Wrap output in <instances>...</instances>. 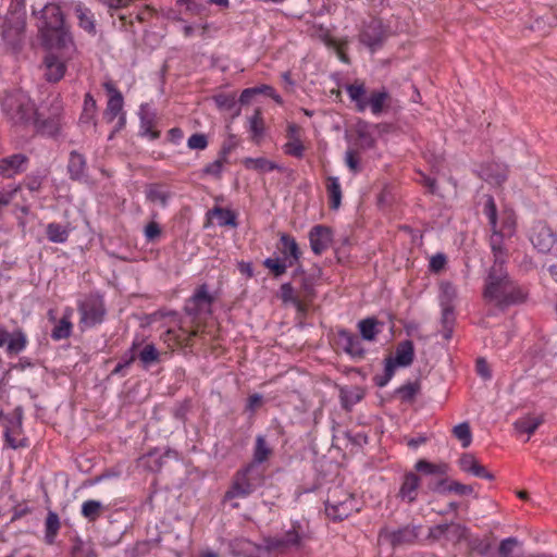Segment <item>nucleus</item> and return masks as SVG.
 Returning <instances> with one entry per match:
<instances>
[{
	"mask_svg": "<svg viewBox=\"0 0 557 557\" xmlns=\"http://www.w3.org/2000/svg\"><path fill=\"white\" fill-rule=\"evenodd\" d=\"M414 358V347L411 341L400 342L395 351V356L392 360L395 361L399 367H408L412 363Z\"/></svg>",
	"mask_w": 557,
	"mask_h": 557,
	"instance_id": "nucleus-28",
	"label": "nucleus"
},
{
	"mask_svg": "<svg viewBox=\"0 0 557 557\" xmlns=\"http://www.w3.org/2000/svg\"><path fill=\"white\" fill-rule=\"evenodd\" d=\"M72 309H66L62 318L51 332V338L54 341L65 339L71 336L73 324L71 322Z\"/></svg>",
	"mask_w": 557,
	"mask_h": 557,
	"instance_id": "nucleus-31",
	"label": "nucleus"
},
{
	"mask_svg": "<svg viewBox=\"0 0 557 557\" xmlns=\"http://www.w3.org/2000/svg\"><path fill=\"white\" fill-rule=\"evenodd\" d=\"M280 251L284 256V259L288 261V265L293 267L296 264L301 256V251L296 243L295 238L287 234H282L280 237Z\"/></svg>",
	"mask_w": 557,
	"mask_h": 557,
	"instance_id": "nucleus-24",
	"label": "nucleus"
},
{
	"mask_svg": "<svg viewBox=\"0 0 557 557\" xmlns=\"http://www.w3.org/2000/svg\"><path fill=\"white\" fill-rule=\"evenodd\" d=\"M249 129L253 137H259L263 134V120L260 109H256L249 117Z\"/></svg>",
	"mask_w": 557,
	"mask_h": 557,
	"instance_id": "nucleus-53",
	"label": "nucleus"
},
{
	"mask_svg": "<svg viewBox=\"0 0 557 557\" xmlns=\"http://www.w3.org/2000/svg\"><path fill=\"white\" fill-rule=\"evenodd\" d=\"M87 163L85 157L73 150L70 153L67 171L69 175L74 181H79L86 176Z\"/></svg>",
	"mask_w": 557,
	"mask_h": 557,
	"instance_id": "nucleus-26",
	"label": "nucleus"
},
{
	"mask_svg": "<svg viewBox=\"0 0 557 557\" xmlns=\"http://www.w3.org/2000/svg\"><path fill=\"white\" fill-rule=\"evenodd\" d=\"M386 38L387 32L380 20H371L363 24L359 34V41L372 53L383 47Z\"/></svg>",
	"mask_w": 557,
	"mask_h": 557,
	"instance_id": "nucleus-11",
	"label": "nucleus"
},
{
	"mask_svg": "<svg viewBox=\"0 0 557 557\" xmlns=\"http://www.w3.org/2000/svg\"><path fill=\"white\" fill-rule=\"evenodd\" d=\"M243 164L248 170H253L259 173L271 172L274 170L283 171V168L277 163L265 158H245Z\"/></svg>",
	"mask_w": 557,
	"mask_h": 557,
	"instance_id": "nucleus-32",
	"label": "nucleus"
},
{
	"mask_svg": "<svg viewBox=\"0 0 557 557\" xmlns=\"http://www.w3.org/2000/svg\"><path fill=\"white\" fill-rule=\"evenodd\" d=\"M308 33L310 36L315 37L320 39L322 42H324L329 47H333L335 45L334 40L332 39L330 32L327 28L323 27L322 25H312Z\"/></svg>",
	"mask_w": 557,
	"mask_h": 557,
	"instance_id": "nucleus-52",
	"label": "nucleus"
},
{
	"mask_svg": "<svg viewBox=\"0 0 557 557\" xmlns=\"http://www.w3.org/2000/svg\"><path fill=\"white\" fill-rule=\"evenodd\" d=\"M207 218H208V222L205 224L206 227H208L210 225L211 220H213V219L216 220V223L219 226L235 227L237 225L236 215L230 209L214 207L213 209H211L207 212Z\"/></svg>",
	"mask_w": 557,
	"mask_h": 557,
	"instance_id": "nucleus-25",
	"label": "nucleus"
},
{
	"mask_svg": "<svg viewBox=\"0 0 557 557\" xmlns=\"http://www.w3.org/2000/svg\"><path fill=\"white\" fill-rule=\"evenodd\" d=\"M326 190L330 197L331 209L337 210L342 201V188L337 177L330 176L327 178Z\"/></svg>",
	"mask_w": 557,
	"mask_h": 557,
	"instance_id": "nucleus-38",
	"label": "nucleus"
},
{
	"mask_svg": "<svg viewBox=\"0 0 557 557\" xmlns=\"http://www.w3.org/2000/svg\"><path fill=\"white\" fill-rule=\"evenodd\" d=\"M520 546L516 537H507L499 543L497 556L491 557H518L516 550Z\"/></svg>",
	"mask_w": 557,
	"mask_h": 557,
	"instance_id": "nucleus-45",
	"label": "nucleus"
},
{
	"mask_svg": "<svg viewBox=\"0 0 557 557\" xmlns=\"http://www.w3.org/2000/svg\"><path fill=\"white\" fill-rule=\"evenodd\" d=\"M187 146L193 150H205L208 147V137L205 134L195 133L188 138Z\"/></svg>",
	"mask_w": 557,
	"mask_h": 557,
	"instance_id": "nucleus-55",
	"label": "nucleus"
},
{
	"mask_svg": "<svg viewBox=\"0 0 557 557\" xmlns=\"http://www.w3.org/2000/svg\"><path fill=\"white\" fill-rule=\"evenodd\" d=\"M345 163L348 166V169L355 174L361 171L359 156L352 149H348L345 152Z\"/></svg>",
	"mask_w": 557,
	"mask_h": 557,
	"instance_id": "nucleus-57",
	"label": "nucleus"
},
{
	"mask_svg": "<svg viewBox=\"0 0 557 557\" xmlns=\"http://www.w3.org/2000/svg\"><path fill=\"white\" fill-rule=\"evenodd\" d=\"M483 296L497 306L523 302L527 292L509 276L505 265H492L485 278Z\"/></svg>",
	"mask_w": 557,
	"mask_h": 557,
	"instance_id": "nucleus-2",
	"label": "nucleus"
},
{
	"mask_svg": "<svg viewBox=\"0 0 557 557\" xmlns=\"http://www.w3.org/2000/svg\"><path fill=\"white\" fill-rule=\"evenodd\" d=\"M338 341L345 352L352 357H362L364 355V348L362 346V343L360 338L347 331V330H339L338 333Z\"/></svg>",
	"mask_w": 557,
	"mask_h": 557,
	"instance_id": "nucleus-23",
	"label": "nucleus"
},
{
	"mask_svg": "<svg viewBox=\"0 0 557 557\" xmlns=\"http://www.w3.org/2000/svg\"><path fill=\"white\" fill-rule=\"evenodd\" d=\"M362 397L363 394L358 387L341 389V401L346 409H350L354 405L359 403Z\"/></svg>",
	"mask_w": 557,
	"mask_h": 557,
	"instance_id": "nucleus-44",
	"label": "nucleus"
},
{
	"mask_svg": "<svg viewBox=\"0 0 557 557\" xmlns=\"http://www.w3.org/2000/svg\"><path fill=\"white\" fill-rule=\"evenodd\" d=\"M421 389V385L418 381L416 382H407L406 384L399 386L395 394L400 398L404 403H412L416 396L419 394Z\"/></svg>",
	"mask_w": 557,
	"mask_h": 557,
	"instance_id": "nucleus-40",
	"label": "nucleus"
},
{
	"mask_svg": "<svg viewBox=\"0 0 557 557\" xmlns=\"http://www.w3.org/2000/svg\"><path fill=\"white\" fill-rule=\"evenodd\" d=\"M96 100L90 94H86L84 99L83 113L81 115V122L86 124L92 123L96 115Z\"/></svg>",
	"mask_w": 557,
	"mask_h": 557,
	"instance_id": "nucleus-48",
	"label": "nucleus"
},
{
	"mask_svg": "<svg viewBox=\"0 0 557 557\" xmlns=\"http://www.w3.org/2000/svg\"><path fill=\"white\" fill-rule=\"evenodd\" d=\"M213 301L214 298L209 293L207 284H202L187 299L184 310L188 315L195 318L201 314H210Z\"/></svg>",
	"mask_w": 557,
	"mask_h": 557,
	"instance_id": "nucleus-12",
	"label": "nucleus"
},
{
	"mask_svg": "<svg viewBox=\"0 0 557 557\" xmlns=\"http://www.w3.org/2000/svg\"><path fill=\"white\" fill-rule=\"evenodd\" d=\"M446 490L448 492H454L458 495H470L473 493V487L471 485H466L457 481H453Z\"/></svg>",
	"mask_w": 557,
	"mask_h": 557,
	"instance_id": "nucleus-62",
	"label": "nucleus"
},
{
	"mask_svg": "<svg viewBox=\"0 0 557 557\" xmlns=\"http://www.w3.org/2000/svg\"><path fill=\"white\" fill-rule=\"evenodd\" d=\"M345 89L358 112H364L369 108L373 115H380L391 101V95L385 88L371 91L369 97L366 96L363 83L349 84Z\"/></svg>",
	"mask_w": 557,
	"mask_h": 557,
	"instance_id": "nucleus-4",
	"label": "nucleus"
},
{
	"mask_svg": "<svg viewBox=\"0 0 557 557\" xmlns=\"http://www.w3.org/2000/svg\"><path fill=\"white\" fill-rule=\"evenodd\" d=\"M484 214L488 220L492 230L490 236V247L493 253V265H506L508 261V249L505 245V239H509L505 233L497 231V208L493 197L488 196L484 205Z\"/></svg>",
	"mask_w": 557,
	"mask_h": 557,
	"instance_id": "nucleus-7",
	"label": "nucleus"
},
{
	"mask_svg": "<svg viewBox=\"0 0 557 557\" xmlns=\"http://www.w3.org/2000/svg\"><path fill=\"white\" fill-rule=\"evenodd\" d=\"M517 230V216L510 209H505L500 213L499 220L497 219V231L505 233L508 238H511L516 234Z\"/></svg>",
	"mask_w": 557,
	"mask_h": 557,
	"instance_id": "nucleus-30",
	"label": "nucleus"
},
{
	"mask_svg": "<svg viewBox=\"0 0 557 557\" xmlns=\"http://www.w3.org/2000/svg\"><path fill=\"white\" fill-rule=\"evenodd\" d=\"M480 175L487 183L500 186L507 180L508 169L503 163L491 162L482 165Z\"/></svg>",
	"mask_w": 557,
	"mask_h": 557,
	"instance_id": "nucleus-20",
	"label": "nucleus"
},
{
	"mask_svg": "<svg viewBox=\"0 0 557 557\" xmlns=\"http://www.w3.org/2000/svg\"><path fill=\"white\" fill-rule=\"evenodd\" d=\"M37 29L41 44L49 49H69L74 46L73 37L61 8L55 3L46 4L38 12Z\"/></svg>",
	"mask_w": 557,
	"mask_h": 557,
	"instance_id": "nucleus-1",
	"label": "nucleus"
},
{
	"mask_svg": "<svg viewBox=\"0 0 557 557\" xmlns=\"http://www.w3.org/2000/svg\"><path fill=\"white\" fill-rule=\"evenodd\" d=\"M470 547L473 552H476L478 554L491 557L490 552L492 549V543L487 540H481V539H473L470 542Z\"/></svg>",
	"mask_w": 557,
	"mask_h": 557,
	"instance_id": "nucleus-56",
	"label": "nucleus"
},
{
	"mask_svg": "<svg viewBox=\"0 0 557 557\" xmlns=\"http://www.w3.org/2000/svg\"><path fill=\"white\" fill-rule=\"evenodd\" d=\"M103 505L101 502L88 499L82 505V515L87 520L95 521L100 517Z\"/></svg>",
	"mask_w": 557,
	"mask_h": 557,
	"instance_id": "nucleus-42",
	"label": "nucleus"
},
{
	"mask_svg": "<svg viewBox=\"0 0 557 557\" xmlns=\"http://www.w3.org/2000/svg\"><path fill=\"white\" fill-rule=\"evenodd\" d=\"M27 343V336L22 329L9 333L0 325V348L5 347L8 355H18L26 348Z\"/></svg>",
	"mask_w": 557,
	"mask_h": 557,
	"instance_id": "nucleus-13",
	"label": "nucleus"
},
{
	"mask_svg": "<svg viewBox=\"0 0 557 557\" xmlns=\"http://www.w3.org/2000/svg\"><path fill=\"white\" fill-rule=\"evenodd\" d=\"M420 486V478L414 472H408L404 475L401 485L399 487L398 497L403 502L409 504L416 502L418 497V490Z\"/></svg>",
	"mask_w": 557,
	"mask_h": 557,
	"instance_id": "nucleus-22",
	"label": "nucleus"
},
{
	"mask_svg": "<svg viewBox=\"0 0 557 557\" xmlns=\"http://www.w3.org/2000/svg\"><path fill=\"white\" fill-rule=\"evenodd\" d=\"M359 511L355 495L341 485L330 487L325 500V513L333 521H342L352 512Z\"/></svg>",
	"mask_w": 557,
	"mask_h": 557,
	"instance_id": "nucleus-6",
	"label": "nucleus"
},
{
	"mask_svg": "<svg viewBox=\"0 0 557 557\" xmlns=\"http://www.w3.org/2000/svg\"><path fill=\"white\" fill-rule=\"evenodd\" d=\"M386 537L393 546L410 544L418 537V532L417 528L407 525L398 530L386 532Z\"/></svg>",
	"mask_w": 557,
	"mask_h": 557,
	"instance_id": "nucleus-27",
	"label": "nucleus"
},
{
	"mask_svg": "<svg viewBox=\"0 0 557 557\" xmlns=\"http://www.w3.org/2000/svg\"><path fill=\"white\" fill-rule=\"evenodd\" d=\"M307 539V533L300 523H294L293 528L288 530L283 536L265 537V549L271 552H283L289 547H298L304 540Z\"/></svg>",
	"mask_w": 557,
	"mask_h": 557,
	"instance_id": "nucleus-9",
	"label": "nucleus"
},
{
	"mask_svg": "<svg viewBox=\"0 0 557 557\" xmlns=\"http://www.w3.org/2000/svg\"><path fill=\"white\" fill-rule=\"evenodd\" d=\"M457 297V290L456 287L449 283L444 282L441 284V307H454L453 301Z\"/></svg>",
	"mask_w": 557,
	"mask_h": 557,
	"instance_id": "nucleus-49",
	"label": "nucleus"
},
{
	"mask_svg": "<svg viewBox=\"0 0 557 557\" xmlns=\"http://www.w3.org/2000/svg\"><path fill=\"white\" fill-rule=\"evenodd\" d=\"M144 234L148 242H153L161 235V228L157 222L152 221L145 226Z\"/></svg>",
	"mask_w": 557,
	"mask_h": 557,
	"instance_id": "nucleus-61",
	"label": "nucleus"
},
{
	"mask_svg": "<svg viewBox=\"0 0 557 557\" xmlns=\"http://www.w3.org/2000/svg\"><path fill=\"white\" fill-rule=\"evenodd\" d=\"M2 109L14 124H28L37 121L35 103L24 91L17 90L5 95L2 100Z\"/></svg>",
	"mask_w": 557,
	"mask_h": 557,
	"instance_id": "nucleus-5",
	"label": "nucleus"
},
{
	"mask_svg": "<svg viewBox=\"0 0 557 557\" xmlns=\"http://www.w3.org/2000/svg\"><path fill=\"white\" fill-rule=\"evenodd\" d=\"M529 239L541 253H548L557 245V235L543 221L535 222L529 231Z\"/></svg>",
	"mask_w": 557,
	"mask_h": 557,
	"instance_id": "nucleus-10",
	"label": "nucleus"
},
{
	"mask_svg": "<svg viewBox=\"0 0 557 557\" xmlns=\"http://www.w3.org/2000/svg\"><path fill=\"white\" fill-rule=\"evenodd\" d=\"M230 548L234 555L243 557H262L263 553H268L265 543L258 545L244 537L233 540L230 543Z\"/></svg>",
	"mask_w": 557,
	"mask_h": 557,
	"instance_id": "nucleus-17",
	"label": "nucleus"
},
{
	"mask_svg": "<svg viewBox=\"0 0 557 557\" xmlns=\"http://www.w3.org/2000/svg\"><path fill=\"white\" fill-rule=\"evenodd\" d=\"M381 323L375 318H367L358 322V330L362 339L372 342L380 333L377 327Z\"/></svg>",
	"mask_w": 557,
	"mask_h": 557,
	"instance_id": "nucleus-37",
	"label": "nucleus"
},
{
	"mask_svg": "<svg viewBox=\"0 0 557 557\" xmlns=\"http://www.w3.org/2000/svg\"><path fill=\"white\" fill-rule=\"evenodd\" d=\"M53 115L48 117V119H45V120H40V114L37 112V121H33V123L38 127V129L44 133V134H47L49 136H54L57 134H59L60 129H61V126H62V123H61V104L59 101H55L54 104H53Z\"/></svg>",
	"mask_w": 557,
	"mask_h": 557,
	"instance_id": "nucleus-18",
	"label": "nucleus"
},
{
	"mask_svg": "<svg viewBox=\"0 0 557 557\" xmlns=\"http://www.w3.org/2000/svg\"><path fill=\"white\" fill-rule=\"evenodd\" d=\"M357 134L359 139H361L363 147L372 148L374 146L375 140L366 127L358 128Z\"/></svg>",
	"mask_w": 557,
	"mask_h": 557,
	"instance_id": "nucleus-64",
	"label": "nucleus"
},
{
	"mask_svg": "<svg viewBox=\"0 0 557 557\" xmlns=\"http://www.w3.org/2000/svg\"><path fill=\"white\" fill-rule=\"evenodd\" d=\"M448 531H451L454 533V535H456L457 537L460 539V537L465 536V534L467 532V528L461 524H454V523L438 524V525L433 527L430 530V534L434 537H440Z\"/></svg>",
	"mask_w": 557,
	"mask_h": 557,
	"instance_id": "nucleus-43",
	"label": "nucleus"
},
{
	"mask_svg": "<svg viewBox=\"0 0 557 557\" xmlns=\"http://www.w3.org/2000/svg\"><path fill=\"white\" fill-rule=\"evenodd\" d=\"M45 178L46 175L41 173L30 174L25 178V186L30 191H38L41 188Z\"/></svg>",
	"mask_w": 557,
	"mask_h": 557,
	"instance_id": "nucleus-59",
	"label": "nucleus"
},
{
	"mask_svg": "<svg viewBox=\"0 0 557 557\" xmlns=\"http://www.w3.org/2000/svg\"><path fill=\"white\" fill-rule=\"evenodd\" d=\"M453 434L461 441L462 447L467 448L472 442V434L468 422H462L454 426Z\"/></svg>",
	"mask_w": 557,
	"mask_h": 557,
	"instance_id": "nucleus-50",
	"label": "nucleus"
},
{
	"mask_svg": "<svg viewBox=\"0 0 557 557\" xmlns=\"http://www.w3.org/2000/svg\"><path fill=\"white\" fill-rule=\"evenodd\" d=\"M160 354L153 344H147L138 354V358L145 368L159 361Z\"/></svg>",
	"mask_w": 557,
	"mask_h": 557,
	"instance_id": "nucleus-47",
	"label": "nucleus"
},
{
	"mask_svg": "<svg viewBox=\"0 0 557 557\" xmlns=\"http://www.w3.org/2000/svg\"><path fill=\"white\" fill-rule=\"evenodd\" d=\"M304 151H305V147H304L300 138L288 140L284 145V152L286 154H289V156H293L296 158H302Z\"/></svg>",
	"mask_w": 557,
	"mask_h": 557,
	"instance_id": "nucleus-54",
	"label": "nucleus"
},
{
	"mask_svg": "<svg viewBox=\"0 0 557 557\" xmlns=\"http://www.w3.org/2000/svg\"><path fill=\"white\" fill-rule=\"evenodd\" d=\"M280 297L284 304L296 302L297 297L294 295V288L290 283H284L281 286Z\"/></svg>",
	"mask_w": 557,
	"mask_h": 557,
	"instance_id": "nucleus-60",
	"label": "nucleus"
},
{
	"mask_svg": "<svg viewBox=\"0 0 557 557\" xmlns=\"http://www.w3.org/2000/svg\"><path fill=\"white\" fill-rule=\"evenodd\" d=\"M61 523L57 512L49 511L45 521V541L52 545L60 530Z\"/></svg>",
	"mask_w": 557,
	"mask_h": 557,
	"instance_id": "nucleus-36",
	"label": "nucleus"
},
{
	"mask_svg": "<svg viewBox=\"0 0 557 557\" xmlns=\"http://www.w3.org/2000/svg\"><path fill=\"white\" fill-rule=\"evenodd\" d=\"M74 13L76 18L78 20V25L81 28L86 30L88 34H96V24L95 17L90 9L85 7L82 3H78L74 8Z\"/></svg>",
	"mask_w": 557,
	"mask_h": 557,
	"instance_id": "nucleus-29",
	"label": "nucleus"
},
{
	"mask_svg": "<svg viewBox=\"0 0 557 557\" xmlns=\"http://www.w3.org/2000/svg\"><path fill=\"white\" fill-rule=\"evenodd\" d=\"M82 327L90 329L104 321V300L99 295H90L78 305Z\"/></svg>",
	"mask_w": 557,
	"mask_h": 557,
	"instance_id": "nucleus-8",
	"label": "nucleus"
},
{
	"mask_svg": "<svg viewBox=\"0 0 557 557\" xmlns=\"http://www.w3.org/2000/svg\"><path fill=\"white\" fill-rule=\"evenodd\" d=\"M45 77L50 83L61 81L66 72V63L53 52L46 54L44 59Z\"/></svg>",
	"mask_w": 557,
	"mask_h": 557,
	"instance_id": "nucleus-15",
	"label": "nucleus"
},
{
	"mask_svg": "<svg viewBox=\"0 0 557 557\" xmlns=\"http://www.w3.org/2000/svg\"><path fill=\"white\" fill-rule=\"evenodd\" d=\"M271 455L272 448L268 444L265 436L257 435L253 447L252 461L250 463H255L259 467V465L267 461Z\"/></svg>",
	"mask_w": 557,
	"mask_h": 557,
	"instance_id": "nucleus-33",
	"label": "nucleus"
},
{
	"mask_svg": "<svg viewBox=\"0 0 557 557\" xmlns=\"http://www.w3.org/2000/svg\"><path fill=\"white\" fill-rule=\"evenodd\" d=\"M214 102L218 108L223 110H233L236 107V99L234 95H216L214 97Z\"/></svg>",
	"mask_w": 557,
	"mask_h": 557,
	"instance_id": "nucleus-58",
	"label": "nucleus"
},
{
	"mask_svg": "<svg viewBox=\"0 0 557 557\" xmlns=\"http://www.w3.org/2000/svg\"><path fill=\"white\" fill-rule=\"evenodd\" d=\"M459 468L476 478L485 479L488 481L494 480L493 473L486 470L472 454H462L458 460Z\"/></svg>",
	"mask_w": 557,
	"mask_h": 557,
	"instance_id": "nucleus-19",
	"label": "nucleus"
},
{
	"mask_svg": "<svg viewBox=\"0 0 557 557\" xmlns=\"http://www.w3.org/2000/svg\"><path fill=\"white\" fill-rule=\"evenodd\" d=\"M102 86L110 96L106 109V115L109 121H113L123 109V96L111 81L104 82Z\"/></svg>",
	"mask_w": 557,
	"mask_h": 557,
	"instance_id": "nucleus-21",
	"label": "nucleus"
},
{
	"mask_svg": "<svg viewBox=\"0 0 557 557\" xmlns=\"http://www.w3.org/2000/svg\"><path fill=\"white\" fill-rule=\"evenodd\" d=\"M228 152L230 149L223 148L220 151L218 159L203 168V174L218 180L221 178L224 166L228 163Z\"/></svg>",
	"mask_w": 557,
	"mask_h": 557,
	"instance_id": "nucleus-34",
	"label": "nucleus"
},
{
	"mask_svg": "<svg viewBox=\"0 0 557 557\" xmlns=\"http://www.w3.org/2000/svg\"><path fill=\"white\" fill-rule=\"evenodd\" d=\"M309 242L312 251L315 255L324 252L332 243V232L323 225H315L309 232Z\"/></svg>",
	"mask_w": 557,
	"mask_h": 557,
	"instance_id": "nucleus-16",
	"label": "nucleus"
},
{
	"mask_svg": "<svg viewBox=\"0 0 557 557\" xmlns=\"http://www.w3.org/2000/svg\"><path fill=\"white\" fill-rule=\"evenodd\" d=\"M46 234L51 243L63 244L67 240L70 231L58 223H49L46 227Z\"/></svg>",
	"mask_w": 557,
	"mask_h": 557,
	"instance_id": "nucleus-39",
	"label": "nucleus"
},
{
	"mask_svg": "<svg viewBox=\"0 0 557 557\" xmlns=\"http://www.w3.org/2000/svg\"><path fill=\"white\" fill-rule=\"evenodd\" d=\"M28 157L24 153H14L0 159V175L4 178H12L26 171Z\"/></svg>",
	"mask_w": 557,
	"mask_h": 557,
	"instance_id": "nucleus-14",
	"label": "nucleus"
},
{
	"mask_svg": "<svg viewBox=\"0 0 557 557\" xmlns=\"http://www.w3.org/2000/svg\"><path fill=\"white\" fill-rule=\"evenodd\" d=\"M146 196L149 201L164 207L170 198V193L158 185H151L148 187Z\"/></svg>",
	"mask_w": 557,
	"mask_h": 557,
	"instance_id": "nucleus-46",
	"label": "nucleus"
},
{
	"mask_svg": "<svg viewBox=\"0 0 557 557\" xmlns=\"http://www.w3.org/2000/svg\"><path fill=\"white\" fill-rule=\"evenodd\" d=\"M544 422V417L540 416H524L515 422V429L520 433L532 435L537 428Z\"/></svg>",
	"mask_w": 557,
	"mask_h": 557,
	"instance_id": "nucleus-35",
	"label": "nucleus"
},
{
	"mask_svg": "<svg viewBox=\"0 0 557 557\" xmlns=\"http://www.w3.org/2000/svg\"><path fill=\"white\" fill-rule=\"evenodd\" d=\"M264 479V473L258 466L255 463L247 465L234 474L231 485L223 496V502L230 503L233 509L239 508L237 499L250 496L263 485Z\"/></svg>",
	"mask_w": 557,
	"mask_h": 557,
	"instance_id": "nucleus-3",
	"label": "nucleus"
},
{
	"mask_svg": "<svg viewBox=\"0 0 557 557\" xmlns=\"http://www.w3.org/2000/svg\"><path fill=\"white\" fill-rule=\"evenodd\" d=\"M263 264L276 277L283 275L286 272L287 268L289 267L287 260H285L284 258L280 259L277 257L276 258H267L263 261Z\"/></svg>",
	"mask_w": 557,
	"mask_h": 557,
	"instance_id": "nucleus-51",
	"label": "nucleus"
},
{
	"mask_svg": "<svg viewBox=\"0 0 557 557\" xmlns=\"http://www.w3.org/2000/svg\"><path fill=\"white\" fill-rule=\"evenodd\" d=\"M4 437H5V442H7L8 446L12 449H17V448L27 446L26 438H21V440L15 438L10 429L5 430Z\"/></svg>",
	"mask_w": 557,
	"mask_h": 557,
	"instance_id": "nucleus-63",
	"label": "nucleus"
},
{
	"mask_svg": "<svg viewBox=\"0 0 557 557\" xmlns=\"http://www.w3.org/2000/svg\"><path fill=\"white\" fill-rule=\"evenodd\" d=\"M414 468L417 471L430 475H445L448 471V466L446 463H432L424 459L417 461Z\"/></svg>",
	"mask_w": 557,
	"mask_h": 557,
	"instance_id": "nucleus-41",
	"label": "nucleus"
}]
</instances>
